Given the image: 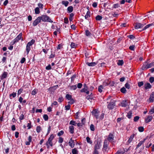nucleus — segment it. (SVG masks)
Segmentation results:
<instances>
[{
	"instance_id": "59",
	"label": "nucleus",
	"mask_w": 154,
	"mask_h": 154,
	"mask_svg": "<svg viewBox=\"0 0 154 154\" xmlns=\"http://www.w3.org/2000/svg\"><path fill=\"white\" fill-rule=\"evenodd\" d=\"M135 46L134 45H131L129 47V49L131 50H134Z\"/></svg>"
},
{
	"instance_id": "6",
	"label": "nucleus",
	"mask_w": 154,
	"mask_h": 154,
	"mask_svg": "<svg viewBox=\"0 0 154 154\" xmlns=\"http://www.w3.org/2000/svg\"><path fill=\"white\" fill-rule=\"evenodd\" d=\"M41 20L39 17H38L37 19L34 20L33 23L32 25L34 26H36L40 22Z\"/></svg>"
},
{
	"instance_id": "15",
	"label": "nucleus",
	"mask_w": 154,
	"mask_h": 154,
	"mask_svg": "<svg viewBox=\"0 0 154 154\" xmlns=\"http://www.w3.org/2000/svg\"><path fill=\"white\" fill-rule=\"evenodd\" d=\"M97 62H92V63H87V64L88 66H95L97 64Z\"/></svg>"
},
{
	"instance_id": "28",
	"label": "nucleus",
	"mask_w": 154,
	"mask_h": 154,
	"mask_svg": "<svg viewBox=\"0 0 154 154\" xmlns=\"http://www.w3.org/2000/svg\"><path fill=\"white\" fill-rule=\"evenodd\" d=\"M134 137V134L131 136L128 141L129 143H130L132 141Z\"/></svg>"
},
{
	"instance_id": "54",
	"label": "nucleus",
	"mask_w": 154,
	"mask_h": 154,
	"mask_svg": "<svg viewBox=\"0 0 154 154\" xmlns=\"http://www.w3.org/2000/svg\"><path fill=\"white\" fill-rule=\"evenodd\" d=\"M149 112L151 114H152L154 112V106L149 111Z\"/></svg>"
},
{
	"instance_id": "31",
	"label": "nucleus",
	"mask_w": 154,
	"mask_h": 154,
	"mask_svg": "<svg viewBox=\"0 0 154 154\" xmlns=\"http://www.w3.org/2000/svg\"><path fill=\"white\" fill-rule=\"evenodd\" d=\"M102 18V17L101 16L98 15L96 17V20H101Z\"/></svg>"
},
{
	"instance_id": "57",
	"label": "nucleus",
	"mask_w": 154,
	"mask_h": 154,
	"mask_svg": "<svg viewBox=\"0 0 154 154\" xmlns=\"http://www.w3.org/2000/svg\"><path fill=\"white\" fill-rule=\"evenodd\" d=\"M85 32H86V35L87 36H89L91 34V33L88 30H86L85 31Z\"/></svg>"
},
{
	"instance_id": "23",
	"label": "nucleus",
	"mask_w": 154,
	"mask_h": 154,
	"mask_svg": "<svg viewBox=\"0 0 154 154\" xmlns=\"http://www.w3.org/2000/svg\"><path fill=\"white\" fill-rule=\"evenodd\" d=\"M16 93L15 92H13L12 93L10 94L9 95L10 98L11 99H12L11 97H13L14 98L16 96Z\"/></svg>"
},
{
	"instance_id": "51",
	"label": "nucleus",
	"mask_w": 154,
	"mask_h": 154,
	"mask_svg": "<svg viewBox=\"0 0 154 154\" xmlns=\"http://www.w3.org/2000/svg\"><path fill=\"white\" fill-rule=\"evenodd\" d=\"M54 135L53 134H51L50 136V137L49 138L48 140L52 141V140L54 138Z\"/></svg>"
},
{
	"instance_id": "20",
	"label": "nucleus",
	"mask_w": 154,
	"mask_h": 154,
	"mask_svg": "<svg viewBox=\"0 0 154 154\" xmlns=\"http://www.w3.org/2000/svg\"><path fill=\"white\" fill-rule=\"evenodd\" d=\"M69 131L71 134L74 133V127L72 125H71L69 127Z\"/></svg>"
},
{
	"instance_id": "17",
	"label": "nucleus",
	"mask_w": 154,
	"mask_h": 154,
	"mask_svg": "<svg viewBox=\"0 0 154 154\" xmlns=\"http://www.w3.org/2000/svg\"><path fill=\"white\" fill-rule=\"evenodd\" d=\"M152 86L149 83L145 84V89H148L151 88Z\"/></svg>"
},
{
	"instance_id": "58",
	"label": "nucleus",
	"mask_w": 154,
	"mask_h": 154,
	"mask_svg": "<svg viewBox=\"0 0 154 154\" xmlns=\"http://www.w3.org/2000/svg\"><path fill=\"white\" fill-rule=\"evenodd\" d=\"M143 143V141H140L137 145L136 147V148H138Z\"/></svg>"
},
{
	"instance_id": "22",
	"label": "nucleus",
	"mask_w": 154,
	"mask_h": 154,
	"mask_svg": "<svg viewBox=\"0 0 154 154\" xmlns=\"http://www.w3.org/2000/svg\"><path fill=\"white\" fill-rule=\"evenodd\" d=\"M121 105L123 107H125L127 105V103L126 100H123L121 103Z\"/></svg>"
},
{
	"instance_id": "37",
	"label": "nucleus",
	"mask_w": 154,
	"mask_h": 154,
	"mask_svg": "<svg viewBox=\"0 0 154 154\" xmlns=\"http://www.w3.org/2000/svg\"><path fill=\"white\" fill-rule=\"evenodd\" d=\"M123 63V60H119L117 63V64L119 65L122 66Z\"/></svg>"
},
{
	"instance_id": "5",
	"label": "nucleus",
	"mask_w": 154,
	"mask_h": 154,
	"mask_svg": "<svg viewBox=\"0 0 154 154\" xmlns=\"http://www.w3.org/2000/svg\"><path fill=\"white\" fill-rule=\"evenodd\" d=\"M22 35V33H20L19 35L14 40L13 43L12 45H13L17 42L20 40L21 38Z\"/></svg>"
},
{
	"instance_id": "11",
	"label": "nucleus",
	"mask_w": 154,
	"mask_h": 154,
	"mask_svg": "<svg viewBox=\"0 0 154 154\" xmlns=\"http://www.w3.org/2000/svg\"><path fill=\"white\" fill-rule=\"evenodd\" d=\"M69 145L71 147L73 148L75 145V143H74V141L71 138L69 142Z\"/></svg>"
},
{
	"instance_id": "26",
	"label": "nucleus",
	"mask_w": 154,
	"mask_h": 154,
	"mask_svg": "<svg viewBox=\"0 0 154 154\" xmlns=\"http://www.w3.org/2000/svg\"><path fill=\"white\" fill-rule=\"evenodd\" d=\"M7 73L6 72H4L3 73L2 75V77H1V79H3L7 77Z\"/></svg>"
},
{
	"instance_id": "32",
	"label": "nucleus",
	"mask_w": 154,
	"mask_h": 154,
	"mask_svg": "<svg viewBox=\"0 0 154 154\" xmlns=\"http://www.w3.org/2000/svg\"><path fill=\"white\" fill-rule=\"evenodd\" d=\"M35 13L36 14H38L40 13L39 9V8L37 7L35 9Z\"/></svg>"
},
{
	"instance_id": "63",
	"label": "nucleus",
	"mask_w": 154,
	"mask_h": 154,
	"mask_svg": "<svg viewBox=\"0 0 154 154\" xmlns=\"http://www.w3.org/2000/svg\"><path fill=\"white\" fill-rule=\"evenodd\" d=\"M38 6L39 7L41 8H43V5L41 3H39L38 4Z\"/></svg>"
},
{
	"instance_id": "60",
	"label": "nucleus",
	"mask_w": 154,
	"mask_h": 154,
	"mask_svg": "<svg viewBox=\"0 0 154 154\" xmlns=\"http://www.w3.org/2000/svg\"><path fill=\"white\" fill-rule=\"evenodd\" d=\"M125 86L126 88L129 89L130 88V86L129 84L128 83H126L125 85Z\"/></svg>"
},
{
	"instance_id": "41",
	"label": "nucleus",
	"mask_w": 154,
	"mask_h": 154,
	"mask_svg": "<svg viewBox=\"0 0 154 154\" xmlns=\"http://www.w3.org/2000/svg\"><path fill=\"white\" fill-rule=\"evenodd\" d=\"M149 82L151 83H152L154 82V77H151L149 80Z\"/></svg>"
},
{
	"instance_id": "8",
	"label": "nucleus",
	"mask_w": 154,
	"mask_h": 154,
	"mask_svg": "<svg viewBox=\"0 0 154 154\" xmlns=\"http://www.w3.org/2000/svg\"><path fill=\"white\" fill-rule=\"evenodd\" d=\"M147 117L145 119V122L148 123L151 121L152 119V116H146Z\"/></svg>"
},
{
	"instance_id": "44",
	"label": "nucleus",
	"mask_w": 154,
	"mask_h": 154,
	"mask_svg": "<svg viewBox=\"0 0 154 154\" xmlns=\"http://www.w3.org/2000/svg\"><path fill=\"white\" fill-rule=\"evenodd\" d=\"M132 112L131 111H129L128 113L127 116L129 119H130L131 117Z\"/></svg>"
},
{
	"instance_id": "62",
	"label": "nucleus",
	"mask_w": 154,
	"mask_h": 154,
	"mask_svg": "<svg viewBox=\"0 0 154 154\" xmlns=\"http://www.w3.org/2000/svg\"><path fill=\"white\" fill-rule=\"evenodd\" d=\"M7 58L6 57H3L2 59V61L3 63H5L6 62Z\"/></svg>"
},
{
	"instance_id": "27",
	"label": "nucleus",
	"mask_w": 154,
	"mask_h": 154,
	"mask_svg": "<svg viewBox=\"0 0 154 154\" xmlns=\"http://www.w3.org/2000/svg\"><path fill=\"white\" fill-rule=\"evenodd\" d=\"M90 17V13L89 11H88L86 15L85 16V18L86 19H87L89 17Z\"/></svg>"
},
{
	"instance_id": "39",
	"label": "nucleus",
	"mask_w": 154,
	"mask_h": 154,
	"mask_svg": "<svg viewBox=\"0 0 154 154\" xmlns=\"http://www.w3.org/2000/svg\"><path fill=\"white\" fill-rule=\"evenodd\" d=\"M103 88L102 86L100 85L99 86L98 88V91L101 93L102 91V89Z\"/></svg>"
},
{
	"instance_id": "1",
	"label": "nucleus",
	"mask_w": 154,
	"mask_h": 154,
	"mask_svg": "<svg viewBox=\"0 0 154 154\" xmlns=\"http://www.w3.org/2000/svg\"><path fill=\"white\" fill-rule=\"evenodd\" d=\"M41 20L44 22H48L51 23L53 22V21L50 19V17L47 15H42L39 17Z\"/></svg>"
},
{
	"instance_id": "21",
	"label": "nucleus",
	"mask_w": 154,
	"mask_h": 154,
	"mask_svg": "<svg viewBox=\"0 0 154 154\" xmlns=\"http://www.w3.org/2000/svg\"><path fill=\"white\" fill-rule=\"evenodd\" d=\"M35 40L34 39H32L31 41L28 42L27 44L28 46H31L32 45H33L35 42Z\"/></svg>"
},
{
	"instance_id": "55",
	"label": "nucleus",
	"mask_w": 154,
	"mask_h": 154,
	"mask_svg": "<svg viewBox=\"0 0 154 154\" xmlns=\"http://www.w3.org/2000/svg\"><path fill=\"white\" fill-rule=\"evenodd\" d=\"M128 37L131 39H133L135 38V37L133 35H131L128 36Z\"/></svg>"
},
{
	"instance_id": "29",
	"label": "nucleus",
	"mask_w": 154,
	"mask_h": 154,
	"mask_svg": "<svg viewBox=\"0 0 154 154\" xmlns=\"http://www.w3.org/2000/svg\"><path fill=\"white\" fill-rule=\"evenodd\" d=\"M62 4L64 5L65 6L67 7L69 4V2L67 1H63L62 2Z\"/></svg>"
},
{
	"instance_id": "3",
	"label": "nucleus",
	"mask_w": 154,
	"mask_h": 154,
	"mask_svg": "<svg viewBox=\"0 0 154 154\" xmlns=\"http://www.w3.org/2000/svg\"><path fill=\"white\" fill-rule=\"evenodd\" d=\"M101 146V145L100 142L98 140L97 141L94 146V150H98V149H100Z\"/></svg>"
},
{
	"instance_id": "34",
	"label": "nucleus",
	"mask_w": 154,
	"mask_h": 154,
	"mask_svg": "<svg viewBox=\"0 0 154 154\" xmlns=\"http://www.w3.org/2000/svg\"><path fill=\"white\" fill-rule=\"evenodd\" d=\"M77 45L75 43L72 42L70 45L71 47L72 48H75L77 47Z\"/></svg>"
},
{
	"instance_id": "61",
	"label": "nucleus",
	"mask_w": 154,
	"mask_h": 154,
	"mask_svg": "<svg viewBox=\"0 0 154 154\" xmlns=\"http://www.w3.org/2000/svg\"><path fill=\"white\" fill-rule=\"evenodd\" d=\"M23 91V89L22 88L20 89L19 90H18V91L17 94L18 95L22 93V91Z\"/></svg>"
},
{
	"instance_id": "25",
	"label": "nucleus",
	"mask_w": 154,
	"mask_h": 154,
	"mask_svg": "<svg viewBox=\"0 0 154 154\" xmlns=\"http://www.w3.org/2000/svg\"><path fill=\"white\" fill-rule=\"evenodd\" d=\"M73 10V7L72 6H70L67 8V11L69 13H71L72 11Z\"/></svg>"
},
{
	"instance_id": "35",
	"label": "nucleus",
	"mask_w": 154,
	"mask_h": 154,
	"mask_svg": "<svg viewBox=\"0 0 154 154\" xmlns=\"http://www.w3.org/2000/svg\"><path fill=\"white\" fill-rule=\"evenodd\" d=\"M70 125H73L75 126L76 124L75 122V121L73 120H71L69 122Z\"/></svg>"
},
{
	"instance_id": "12",
	"label": "nucleus",
	"mask_w": 154,
	"mask_h": 154,
	"mask_svg": "<svg viewBox=\"0 0 154 154\" xmlns=\"http://www.w3.org/2000/svg\"><path fill=\"white\" fill-rule=\"evenodd\" d=\"M84 88L82 89L81 90V92H86V91L88 90V88L86 84H85L83 85Z\"/></svg>"
},
{
	"instance_id": "50",
	"label": "nucleus",
	"mask_w": 154,
	"mask_h": 154,
	"mask_svg": "<svg viewBox=\"0 0 154 154\" xmlns=\"http://www.w3.org/2000/svg\"><path fill=\"white\" fill-rule=\"evenodd\" d=\"M90 128L91 130L92 131H93L95 130L94 126L92 124H91V125L90 126Z\"/></svg>"
},
{
	"instance_id": "33",
	"label": "nucleus",
	"mask_w": 154,
	"mask_h": 154,
	"mask_svg": "<svg viewBox=\"0 0 154 154\" xmlns=\"http://www.w3.org/2000/svg\"><path fill=\"white\" fill-rule=\"evenodd\" d=\"M66 97L69 100L72 98V96L69 94H66Z\"/></svg>"
},
{
	"instance_id": "45",
	"label": "nucleus",
	"mask_w": 154,
	"mask_h": 154,
	"mask_svg": "<svg viewBox=\"0 0 154 154\" xmlns=\"http://www.w3.org/2000/svg\"><path fill=\"white\" fill-rule=\"evenodd\" d=\"M69 100L68 103L70 104H72L75 103V100L72 98Z\"/></svg>"
},
{
	"instance_id": "47",
	"label": "nucleus",
	"mask_w": 154,
	"mask_h": 154,
	"mask_svg": "<svg viewBox=\"0 0 154 154\" xmlns=\"http://www.w3.org/2000/svg\"><path fill=\"white\" fill-rule=\"evenodd\" d=\"M139 119V117L138 116H135L134 119V121L135 122H137Z\"/></svg>"
},
{
	"instance_id": "13",
	"label": "nucleus",
	"mask_w": 154,
	"mask_h": 154,
	"mask_svg": "<svg viewBox=\"0 0 154 154\" xmlns=\"http://www.w3.org/2000/svg\"><path fill=\"white\" fill-rule=\"evenodd\" d=\"M108 140L110 142H112L114 140V136L112 134H110L108 137Z\"/></svg>"
},
{
	"instance_id": "64",
	"label": "nucleus",
	"mask_w": 154,
	"mask_h": 154,
	"mask_svg": "<svg viewBox=\"0 0 154 154\" xmlns=\"http://www.w3.org/2000/svg\"><path fill=\"white\" fill-rule=\"evenodd\" d=\"M77 88L76 85H74L72 86H71L70 88L71 89L75 90Z\"/></svg>"
},
{
	"instance_id": "16",
	"label": "nucleus",
	"mask_w": 154,
	"mask_h": 154,
	"mask_svg": "<svg viewBox=\"0 0 154 154\" xmlns=\"http://www.w3.org/2000/svg\"><path fill=\"white\" fill-rule=\"evenodd\" d=\"M107 140H105L104 143V144L103 145V149L106 150L107 148V145H108V143H107Z\"/></svg>"
},
{
	"instance_id": "10",
	"label": "nucleus",
	"mask_w": 154,
	"mask_h": 154,
	"mask_svg": "<svg viewBox=\"0 0 154 154\" xmlns=\"http://www.w3.org/2000/svg\"><path fill=\"white\" fill-rule=\"evenodd\" d=\"M144 26L143 24H141L140 23H136L135 26V29H136L140 28Z\"/></svg>"
},
{
	"instance_id": "56",
	"label": "nucleus",
	"mask_w": 154,
	"mask_h": 154,
	"mask_svg": "<svg viewBox=\"0 0 154 154\" xmlns=\"http://www.w3.org/2000/svg\"><path fill=\"white\" fill-rule=\"evenodd\" d=\"M63 138L61 137H60L59 138V140L58 141L60 143H61L63 141Z\"/></svg>"
},
{
	"instance_id": "52",
	"label": "nucleus",
	"mask_w": 154,
	"mask_h": 154,
	"mask_svg": "<svg viewBox=\"0 0 154 154\" xmlns=\"http://www.w3.org/2000/svg\"><path fill=\"white\" fill-rule=\"evenodd\" d=\"M119 7V5L118 4H116L113 5V8H118Z\"/></svg>"
},
{
	"instance_id": "36",
	"label": "nucleus",
	"mask_w": 154,
	"mask_h": 154,
	"mask_svg": "<svg viewBox=\"0 0 154 154\" xmlns=\"http://www.w3.org/2000/svg\"><path fill=\"white\" fill-rule=\"evenodd\" d=\"M138 129L139 131L140 132H143L144 130L143 127L141 126L139 127L138 128Z\"/></svg>"
},
{
	"instance_id": "7",
	"label": "nucleus",
	"mask_w": 154,
	"mask_h": 154,
	"mask_svg": "<svg viewBox=\"0 0 154 154\" xmlns=\"http://www.w3.org/2000/svg\"><path fill=\"white\" fill-rule=\"evenodd\" d=\"M115 106V103L114 101H111L110 103L108 105V108L109 109H113Z\"/></svg>"
},
{
	"instance_id": "30",
	"label": "nucleus",
	"mask_w": 154,
	"mask_h": 154,
	"mask_svg": "<svg viewBox=\"0 0 154 154\" xmlns=\"http://www.w3.org/2000/svg\"><path fill=\"white\" fill-rule=\"evenodd\" d=\"M78 151L76 148H74L72 150V154H77Z\"/></svg>"
},
{
	"instance_id": "14",
	"label": "nucleus",
	"mask_w": 154,
	"mask_h": 154,
	"mask_svg": "<svg viewBox=\"0 0 154 154\" xmlns=\"http://www.w3.org/2000/svg\"><path fill=\"white\" fill-rule=\"evenodd\" d=\"M154 66V62H152L149 64H147L145 66V68L146 69H149L151 67Z\"/></svg>"
},
{
	"instance_id": "4",
	"label": "nucleus",
	"mask_w": 154,
	"mask_h": 154,
	"mask_svg": "<svg viewBox=\"0 0 154 154\" xmlns=\"http://www.w3.org/2000/svg\"><path fill=\"white\" fill-rule=\"evenodd\" d=\"M153 15L152 14V13H150V12H148L147 13V14H145V20H147V22H148V20H147V19H148L149 21H150V19L151 20L152 18L153 17Z\"/></svg>"
},
{
	"instance_id": "49",
	"label": "nucleus",
	"mask_w": 154,
	"mask_h": 154,
	"mask_svg": "<svg viewBox=\"0 0 154 154\" xmlns=\"http://www.w3.org/2000/svg\"><path fill=\"white\" fill-rule=\"evenodd\" d=\"M143 82H139L138 83V85L139 87H140L143 85Z\"/></svg>"
},
{
	"instance_id": "18",
	"label": "nucleus",
	"mask_w": 154,
	"mask_h": 154,
	"mask_svg": "<svg viewBox=\"0 0 154 154\" xmlns=\"http://www.w3.org/2000/svg\"><path fill=\"white\" fill-rule=\"evenodd\" d=\"M46 145L47 146V148H49V145L51 146H52V142L48 140V141L46 143Z\"/></svg>"
},
{
	"instance_id": "9",
	"label": "nucleus",
	"mask_w": 154,
	"mask_h": 154,
	"mask_svg": "<svg viewBox=\"0 0 154 154\" xmlns=\"http://www.w3.org/2000/svg\"><path fill=\"white\" fill-rule=\"evenodd\" d=\"M149 100L150 103L153 102L154 100V92H152L150 95Z\"/></svg>"
},
{
	"instance_id": "53",
	"label": "nucleus",
	"mask_w": 154,
	"mask_h": 154,
	"mask_svg": "<svg viewBox=\"0 0 154 154\" xmlns=\"http://www.w3.org/2000/svg\"><path fill=\"white\" fill-rule=\"evenodd\" d=\"M64 133V132L63 131H61L60 132H59L57 134V135L58 136H60L62 135Z\"/></svg>"
},
{
	"instance_id": "19",
	"label": "nucleus",
	"mask_w": 154,
	"mask_h": 154,
	"mask_svg": "<svg viewBox=\"0 0 154 154\" xmlns=\"http://www.w3.org/2000/svg\"><path fill=\"white\" fill-rule=\"evenodd\" d=\"M110 80H106L103 83V85L107 86L110 84Z\"/></svg>"
},
{
	"instance_id": "46",
	"label": "nucleus",
	"mask_w": 154,
	"mask_h": 154,
	"mask_svg": "<svg viewBox=\"0 0 154 154\" xmlns=\"http://www.w3.org/2000/svg\"><path fill=\"white\" fill-rule=\"evenodd\" d=\"M153 25V24L152 23L146 25V26H145V29L149 28V27L152 26Z\"/></svg>"
},
{
	"instance_id": "24",
	"label": "nucleus",
	"mask_w": 154,
	"mask_h": 154,
	"mask_svg": "<svg viewBox=\"0 0 154 154\" xmlns=\"http://www.w3.org/2000/svg\"><path fill=\"white\" fill-rule=\"evenodd\" d=\"M86 139L87 143L91 144H92V142L89 137H87L86 138Z\"/></svg>"
},
{
	"instance_id": "38",
	"label": "nucleus",
	"mask_w": 154,
	"mask_h": 154,
	"mask_svg": "<svg viewBox=\"0 0 154 154\" xmlns=\"http://www.w3.org/2000/svg\"><path fill=\"white\" fill-rule=\"evenodd\" d=\"M43 118L45 121H47L48 119V117L47 114H44L43 116Z\"/></svg>"
},
{
	"instance_id": "2",
	"label": "nucleus",
	"mask_w": 154,
	"mask_h": 154,
	"mask_svg": "<svg viewBox=\"0 0 154 154\" xmlns=\"http://www.w3.org/2000/svg\"><path fill=\"white\" fill-rule=\"evenodd\" d=\"M92 113L96 119L99 118L100 112L98 109L93 110L92 112Z\"/></svg>"
},
{
	"instance_id": "40",
	"label": "nucleus",
	"mask_w": 154,
	"mask_h": 154,
	"mask_svg": "<svg viewBox=\"0 0 154 154\" xmlns=\"http://www.w3.org/2000/svg\"><path fill=\"white\" fill-rule=\"evenodd\" d=\"M30 46H28L27 45H26V51L27 52V54H28L30 51L31 48L30 47Z\"/></svg>"
},
{
	"instance_id": "43",
	"label": "nucleus",
	"mask_w": 154,
	"mask_h": 154,
	"mask_svg": "<svg viewBox=\"0 0 154 154\" xmlns=\"http://www.w3.org/2000/svg\"><path fill=\"white\" fill-rule=\"evenodd\" d=\"M37 90L35 89L32 91L31 94L32 95H35L37 93Z\"/></svg>"
},
{
	"instance_id": "42",
	"label": "nucleus",
	"mask_w": 154,
	"mask_h": 154,
	"mask_svg": "<svg viewBox=\"0 0 154 154\" xmlns=\"http://www.w3.org/2000/svg\"><path fill=\"white\" fill-rule=\"evenodd\" d=\"M121 91L123 93H125L126 92V90L125 88L124 87L122 88L121 89Z\"/></svg>"
},
{
	"instance_id": "48",
	"label": "nucleus",
	"mask_w": 154,
	"mask_h": 154,
	"mask_svg": "<svg viewBox=\"0 0 154 154\" xmlns=\"http://www.w3.org/2000/svg\"><path fill=\"white\" fill-rule=\"evenodd\" d=\"M41 130V127L40 126H38L36 128V131L38 133H39Z\"/></svg>"
}]
</instances>
